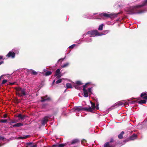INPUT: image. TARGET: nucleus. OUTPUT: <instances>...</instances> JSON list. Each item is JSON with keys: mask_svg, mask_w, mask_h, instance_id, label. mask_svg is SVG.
I'll use <instances>...</instances> for the list:
<instances>
[{"mask_svg": "<svg viewBox=\"0 0 147 147\" xmlns=\"http://www.w3.org/2000/svg\"><path fill=\"white\" fill-rule=\"evenodd\" d=\"M147 4V0H145L142 4L136 5L130 7L128 8L126 11L128 14H139L145 12L144 10H140V9L142 7Z\"/></svg>", "mask_w": 147, "mask_h": 147, "instance_id": "obj_1", "label": "nucleus"}, {"mask_svg": "<svg viewBox=\"0 0 147 147\" xmlns=\"http://www.w3.org/2000/svg\"><path fill=\"white\" fill-rule=\"evenodd\" d=\"M120 12H119L117 13H110L108 12L107 13H94V15L97 14L98 16H100L101 17H104L106 18H110L111 19H113L117 17V15L119 14Z\"/></svg>", "mask_w": 147, "mask_h": 147, "instance_id": "obj_2", "label": "nucleus"}, {"mask_svg": "<svg viewBox=\"0 0 147 147\" xmlns=\"http://www.w3.org/2000/svg\"><path fill=\"white\" fill-rule=\"evenodd\" d=\"M15 89L16 91V94L20 97H23L27 95L25 88L16 87Z\"/></svg>", "mask_w": 147, "mask_h": 147, "instance_id": "obj_3", "label": "nucleus"}, {"mask_svg": "<svg viewBox=\"0 0 147 147\" xmlns=\"http://www.w3.org/2000/svg\"><path fill=\"white\" fill-rule=\"evenodd\" d=\"M87 34L90 35V37H95L96 36H100L104 34L103 33H99L97 30H93L88 31Z\"/></svg>", "mask_w": 147, "mask_h": 147, "instance_id": "obj_4", "label": "nucleus"}, {"mask_svg": "<svg viewBox=\"0 0 147 147\" xmlns=\"http://www.w3.org/2000/svg\"><path fill=\"white\" fill-rule=\"evenodd\" d=\"M91 105V107H89L88 108L87 107V111L92 112V111L95 109L98 110L99 109L98 104V103L96 105L95 103H93L92 102H90Z\"/></svg>", "mask_w": 147, "mask_h": 147, "instance_id": "obj_5", "label": "nucleus"}, {"mask_svg": "<svg viewBox=\"0 0 147 147\" xmlns=\"http://www.w3.org/2000/svg\"><path fill=\"white\" fill-rule=\"evenodd\" d=\"M91 84L90 82H88L86 83V84L83 86V95L85 97H87L89 96V94H90L88 92L87 90L86 89V86Z\"/></svg>", "mask_w": 147, "mask_h": 147, "instance_id": "obj_6", "label": "nucleus"}, {"mask_svg": "<svg viewBox=\"0 0 147 147\" xmlns=\"http://www.w3.org/2000/svg\"><path fill=\"white\" fill-rule=\"evenodd\" d=\"M74 112H81L82 111H87V107H75L73 108Z\"/></svg>", "mask_w": 147, "mask_h": 147, "instance_id": "obj_7", "label": "nucleus"}, {"mask_svg": "<svg viewBox=\"0 0 147 147\" xmlns=\"http://www.w3.org/2000/svg\"><path fill=\"white\" fill-rule=\"evenodd\" d=\"M41 100H40V101L41 102H44L46 101H49L51 100V98L48 97L47 95L43 97H41Z\"/></svg>", "mask_w": 147, "mask_h": 147, "instance_id": "obj_8", "label": "nucleus"}, {"mask_svg": "<svg viewBox=\"0 0 147 147\" xmlns=\"http://www.w3.org/2000/svg\"><path fill=\"white\" fill-rule=\"evenodd\" d=\"M49 116H46L43 118L41 121V123L42 125H45L48 121V118L50 117Z\"/></svg>", "mask_w": 147, "mask_h": 147, "instance_id": "obj_9", "label": "nucleus"}, {"mask_svg": "<svg viewBox=\"0 0 147 147\" xmlns=\"http://www.w3.org/2000/svg\"><path fill=\"white\" fill-rule=\"evenodd\" d=\"M60 69H57L55 71V73L54 75L55 77L57 76V78H59L61 76V75L60 74Z\"/></svg>", "mask_w": 147, "mask_h": 147, "instance_id": "obj_10", "label": "nucleus"}, {"mask_svg": "<svg viewBox=\"0 0 147 147\" xmlns=\"http://www.w3.org/2000/svg\"><path fill=\"white\" fill-rule=\"evenodd\" d=\"M116 105L118 106H121L123 105H128L127 102H125L124 100L120 101L116 103Z\"/></svg>", "mask_w": 147, "mask_h": 147, "instance_id": "obj_11", "label": "nucleus"}, {"mask_svg": "<svg viewBox=\"0 0 147 147\" xmlns=\"http://www.w3.org/2000/svg\"><path fill=\"white\" fill-rule=\"evenodd\" d=\"M6 56L8 57H11L12 58H14L15 57V55L11 51L8 53Z\"/></svg>", "mask_w": 147, "mask_h": 147, "instance_id": "obj_12", "label": "nucleus"}, {"mask_svg": "<svg viewBox=\"0 0 147 147\" xmlns=\"http://www.w3.org/2000/svg\"><path fill=\"white\" fill-rule=\"evenodd\" d=\"M26 144V147H37V145H33L32 142H27Z\"/></svg>", "mask_w": 147, "mask_h": 147, "instance_id": "obj_13", "label": "nucleus"}, {"mask_svg": "<svg viewBox=\"0 0 147 147\" xmlns=\"http://www.w3.org/2000/svg\"><path fill=\"white\" fill-rule=\"evenodd\" d=\"M15 54H18L19 52V49L17 48H14L11 50Z\"/></svg>", "mask_w": 147, "mask_h": 147, "instance_id": "obj_14", "label": "nucleus"}, {"mask_svg": "<svg viewBox=\"0 0 147 147\" xmlns=\"http://www.w3.org/2000/svg\"><path fill=\"white\" fill-rule=\"evenodd\" d=\"M113 145L111 142H106L104 145L103 147H113Z\"/></svg>", "mask_w": 147, "mask_h": 147, "instance_id": "obj_15", "label": "nucleus"}, {"mask_svg": "<svg viewBox=\"0 0 147 147\" xmlns=\"http://www.w3.org/2000/svg\"><path fill=\"white\" fill-rule=\"evenodd\" d=\"M137 135H136L135 134H134L129 138V140L130 141V140H134L135 139H136V138H137Z\"/></svg>", "mask_w": 147, "mask_h": 147, "instance_id": "obj_16", "label": "nucleus"}, {"mask_svg": "<svg viewBox=\"0 0 147 147\" xmlns=\"http://www.w3.org/2000/svg\"><path fill=\"white\" fill-rule=\"evenodd\" d=\"M17 117L20 118V119L24 120V119L26 117V116L25 115H22V114H20L18 115Z\"/></svg>", "mask_w": 147, "mask_h": 147, "instance_id": "obj_17", "label": "nucleus"}, {"mask_svg": "<svg viewBox=\"0 0 147 147\" xmlns=\"http://www.w3.org/2000/svg\"><path fill=\"white\" fill-rule=\"evenodd\" d=\"M28 73H30L34 75H36L38 74L37 72L35 71L34 70L32 69L28 70Z\"/></svg>", "mask_w": 147, "mask_h": 147, "instance_id": "obj_18", "label": "nucleus"}, {"mask_svg": "<svg viewBox=\"0 0 147 147\" xmlns=\"http://www.w3.org/2000/svg\"><path fill=\"white\" fill-rule=\"evenodd\" d=\"M124 132L123 131H122L121 133L118 136V137L119 138L121 139L123 138V136L124 134Z\"/></svg>", "mask_w": 147, "mask_h": 147, "instance_id": "obj_19", "label": "nucleus"}, {"mask_svg": "<svg viewBox=\"0 0 147 147\" xmlns=\"http://www.w3.org/2000/svg\"><path fill=\"white\" fill-rule=\"evenodd\" d=\"M91 37H90V36L89 37H88L87 38H86L85 39V41L86 42H90L92 41V39L90 38Z\"/></svg>", "mask_w": 147, "mask_h": 147, "instance_id": "obj_20", "label": "nucleus"}, {"mask_svg": "<svg viewBox=\"0 0 147 147\" xmlns=\"http://www.w3.org/2000/svg\"><path fill=\"white\" fill-rule=\"evenodd\" d=\"M66 86L67 88H73L71 84L70 83H67L66 84Z\"/></svg>", "mask_w": 147, "mask_h": 147, "instance_id": "obj_21", "label": "nucleus"}, {"mask_svg": "<svg viewBox=\"0 0 147 147\" xmlns=\"http://www.w3.org/2000/svg\"><path fill=\"white\" fill-rule=\"evenodd\" d=\"M29 136V135L23 136L19 137V138L20 139H26L28 138Z\"/></svg>", "mask_w": 147, "mask_h": 147, "instance_id": "obj_22", "label": "nucleus"}, {"mask_svg": "<svg viewBox=\"0 0 147 147\" xmlns=\"http://www.w3.org/2000/svg\"><path fill=\"white\" fill-rule=\"evenodd\" d=\"M69 65V63L68 62H66L64 63L63 65L61 66L62 68H65L68 66Z\"/></svg>", "mask_w": 147, "mask_h": 147, "instance_id": "obj_23", "label": "nucleus"}, {"mask_svg": "<svg viewBox=\"0 0 147 147\" xmlns=\"http://www.w3.org/2000/svg\"><path fill=\"white\" fill-rule=\"evenodd\" d=\"M79 141V140L78 139H76L73 140L71 142V144H74L76 143H77Z\"/></svg>", "mask_w": 147, "mask_h": 147, "instance_id": "obj_24", "label": "nucleus"}, {"mask_svg": "<svg viewBox=\"0 0 147 147\" xmlns=\"http://www.w3.org/2000/svg\"><path fill=\"white\" fill-rule=\"evenodd\" d=\"M104 26L103 24L100 25L98 26V30H102Z\"/></svg>", "mask_w": 147, "mask_h": 147, "instance_id": "obj_25", "label": "nucleus"}, {"mask_svg": "<svg viewBox=\"0 0 147 147\" xmlns=\"http://www.w3.org/2000/svg\"><path fill=\"white\" fill-rule=\"evenodd\" d=\"M146 101L145 100H141L138 102L139 104H145L146 103Z\"/></svg>", "mask_w": 147, "mask_h": 147, "instance_id": "obj_26", "label": "nucleus"}, {"mask_svg": "<svg viewBox=\"0 0 147 147\" xmlns=\"http://www.w3.org/2000/svg\"><path fill=\"white\" fill-rule=\"evenodd\" d=\"M23 125V123H16V127H19L22 126Z\"/></svg>", "mask_w": 147, "mask_h": 147, "instance_id": "obj_27", "label": "nucleus"}, {"mask_svg": "<svg viewBox=\"0 0 147 147\" xmlns=\"http://www.w3.org/2000/svg\"><path fill=\"white\" fill-rule=\"evenodd\" d=\"M52 74V72L51 71H47L45 73V75L46 76H48Z\"/></svg>", "mask_w": 147, "mask_h": 147, "instance_id": "obj_28", "label": "nucleus"}, {"mask_svg": "<svg viewBox=\"0 0 147 147\" xmlns=\"http://www.w3.org/2000/svg\"><path fill=\"white\" fill-rule=\"evenodd\" d=\"M147 95L146 92H144L142 93L140 95V97H142L144 96H146Z\"/></svg>", "mask_w": 147, "mask_h": 147, "instance_id": "obj_29", "label": "nucleus"}, {"mask_svg": "<svg viewBox=\"0 0 147 147\" xmlns=\"http://www.w3.org/2000/svg\"><path fill=\"white\" fill-rule=\"evenodd\" d=\"M0 122L3 123H7V119H1L0 120Z\"/></svg>", "mask_w": 147, "mask_h": 147, "instance_id": "obj_30", "label": "nucleus"}, {"mask_svg": "<svg viewBox=\"0 0 147 147\" xmlns=\"http://www.w3.org/2000/svg\"><path fill=\"white\" fill-rule=\"evenodd\" d=\"M66 145V144H59L58 146V147H63L65 146Z\"/></svg>", "mask_w": 147, "mask_h": 147, "instance_id": "obj_31", "label": "nucleus"}, {"mask_svg": "<svg viewBox=\"0 0 147 147\" xmlns=\"http://www.w3.org/2000/svg\"><path fill=\"white\" fill-rule=\"evenodd\" d=\"M92 87L89 88L87 90L90 94H91L92 93Z\"/></svg>", "mask_w": 147, "mask_h": 147, "instance_id": "obj_32", "label": "nucleus"}, {"mask_svg": "<svg viewBox=\"0 0 147 147\" xmlns=\"http://www.w3.org/2000/svg\"><path fill=\"white\" fill-rule=\"evenodd\" d=\"M76 84L78 85H80L82 84V82L80 81H78L76 82Z\"/></svg>", "mask_w": 147, "mask_h": 147, "instance_id": "obj_33", "label": "nucleus"}, {"mask_svg": "<svg viewBox=\"0 0 147 147\" xmlns=\"http://www.w3.org/2000/svg\"><path fill=\"white\" fill-rule=\"evenodd\" d=\"M62 79H60L57 80L56 82V83L57 84H58L59 83H61L62 81Z\"/></svg>", "mask_w": 147, "mask_h": 147, "instance_id": "obj_34", "label": "nucleus"}, {"mask_svg": "<svg viewBox=\"0 0 147 147\" xmlns=\"http://www.w3.org/2000/svg\"><path fill=\"white\" fill-rule=\"evenodd\" d=\"M76 45V44H73L71 46H69L68 48L69 49H73Z\"/></svg>", "mask_w": 147, "mask_h": 147, "instance_id": "obj_35", "label": "nucleus"}, {"mask_svg": "<svg viewBox=\"0 0 147 147\" xmlns=\"http://www.w3.org/2000/svg\"><path fill=\"white\" fill-rule=\"evenodd\" d=\"M110 32L109 30H106L104 31L103 32L104 33V34H107L109 32Z\"/></svg>", "mask_w": 147, "mask_h": 147, "instance_id": "obj_36", "label": "nucleus"}, {"mask_svg": "<svg viewBox=\"0 0 147 147\" xmlns=\"http://www.w3.org/2000/svg\"><path fill=\"white\" fill-rule=\"evenodd\" d=\"M7 80H3V81H2V84H4L5 83L7 82Z\"/></svg>", "mask_w": 147, "mask_h": 147, "instance_id": "obj_37", "label": "nucleus"}, {"mask_svg": "<svg viewBox=\"0 0 147 147\" xmlns=\"http://www.w3.org/2000/svg\"><path fill=\"white\" fill-rule=\"evenodd\" d=\"M64 58H63V59H59L58 60V61L57 62V63H59V62L60 61H61V60H62V61H63V60H64Z\"/></svg>", "mask_w": 147, "mask_h": 147, "instance_id": "obj_38", "label": "nucleus"}, {"mask_svg": "<svg viewBox=\"0 0 147 147\" xmlns=\"http://www.w3.org/2000/svg\"><path fill=\"white\" fill-rule=\"evenodd\" d=\"M4 139V137L0 136V140H3Z\"/></svg>", "mask_w": 147, "mask_h": 147, "instance_id": "obj_39", "label": "nucleus"}, {"mask_svg": "<svg viewBox=\"0 0 147 147\" xmlns=\"http://www.w3.org/2000/svg\"><path fill=\"white\" fill-rule=\"evenodd\" d=\"M11 123H16L17 121H14L11 120Z\"/></svg>", "mask_w": 147, "mask_h": 147, "instance_id": "obj_40", "label": "nucleus"}, {"mask_svg": "<svg viewBox=\"0 0 147 147\" xmlns=\"http://www.w3.org/2000/svg\"><path fill=\"white\" fill-rule=\"evenodd\" d=\"M15 83H16L15 82L10 83V84L12 85L14 84Z\"/></svg>", "mask_w": 147, "mask_h": 147, "instance_id": "obj_41", "label": "nucleus"}, {"mask_svg": "<svg viewBox=\"0 0 147 147\" xmlns=\"http://www.w3.org/2000/svg\"><path fill=\"white\" fill-rule=\"evenodd\" d=\"M136 101H131L130 103L131 104H134V103H136Z\"/></svg>", "mask_w": 147, "mask_h": 147, "instance_id": "obj_42", "label": "nucleus"}, {"mask_svg": "<svg viewBox=\"0 0 147 147\" xmlns=\"http://www.w3.org/2000/svg\"><path fill=\"white\" fill-rule=\"evenodd\" d=\"M143 98L147 100V96L143 97Z\"/></svg>", "mask_w": 147, "mask_h": 147, "instance_id": "obj_43", "label": "nucleus"}, {"mask_svg": "<svg viewBox=\"0 0 147 147\" xmlns=\"http://www.w3.org/2000/svg\"><path fill=\"white\" fill-rule=\"evenodd\" d=\"M16 127V124L13 125L11 127V128H12L13 127Z\"/></svg>", "mask_w": 147, "mask_h": 147, "instance_id": "obj_44", "label": "nucleus"}, {"mask_svg": "<svg viewBox=\"0 0 147 147\" xmlns=\"http://www.w3.org/2000/svg\"><path fill=\"white\" fill-rule=\"evenodd\" d=\"M3 63V61H2L0 62V65Z\"/></svg>", "mask_w": 147, "mask_h": 147, "instance_id": "obj_45", "label": "nucleus"}, {"mask_svg": "<svg viewBox=\"0 0 147 147\" xmlns=\"http://www.w3.org/2000/svg\"><path fill=\"white\" fill-rule=\"evenodd\" d=\"M47 105V104H43V106H42V107H43V108H45V106H46Z\"/></svg>", "mask_w": 147, "mask_h": 147, "instance_id": "obj_46", "label": "nucleus"}, {"mask_svg": "<svg viewBox=\"0 0 147 147\" xmlns=\"http://www.w3.org/2000/svg\"><path fill=\"white\" fill-rule=\"evenodd\" d=\"M75 88L77 89H80L78 87V86H76Z\"/></svg>", "mask_w": 147, "mask_h": 147, "instance_id": "obj_47", "label": "nucleus"}, {"mask_svg": "<svg viewBox=\"0 0 147 147\" xmlns=\"http://www.w3.org/2000/svg\"><path fill=\"white\" fill-rule=\"evenodd\" d=\"M55 80H54L53 82L52 83V84H54V83L55 82Z\"/></svg>", "mask_w": 147, "mask_h": 147, "instance_id": "obj_48", "label": "nucleus"}, {"mask_svg": "<svg viewBox=\"0 0 147 147\" xmlns=\"http://www.w3.org/2000/svg\"><path fill=\"white\" fill-rule=\"evenodd\" d=\"M7 117V115H4V118H6Z\"/></svg>", "mask_w": 147, "mask_h": 147, "instance_id": "obj_49", "label": "nucleus"}, {"mask_svg": "<svg viewBox=\"0 0 147 147\" xmlns=\"http://www.w3.org/2000/svg\"><path fill=\"white\" fill-rule=\"evenodd\" d=\"M112 141H113V139H111V140L110 142H111V144H112L111 142H112Z\"/></svg>", "mask_w": 147, "mask_h": 147, "instance_id": "obj_50", "label": "nucleus"}, {"mask_svg": "<svg viewBox=\"0 0 147 147\" xmlns=\"http://www.w3.org/2000/svg\"><path fill=\"white\" fill-rule=\"evenodd\" d=\"M3 59V56H0V59Z\"/></svg>", "mask_w": 147, "mask_h": 147, "instance_id": "obj_51", "label": "nucleus"}, {"mask_svg": "<svg viewBox=\"0 0 147 147\" xmlns=\"http://www.w3.org/2000/svg\"><path fill=\"white\" fill-rule=\"evenodd\" d=\"M46 70L45 69H43V71L44 72H45V71H46Z\"/></svg>", "mask_w": 147, "mask_h": 147, "instance_id": "obj_52", "label": "nucleus"}, {"mask_svg": "<svg viewBox=\"0 0 147 147\" xmlns=\"http://www.w3.org/2000/svg\"><path fill=\"white\" fill-rule=\"evenodd\" d=\"M119 7H121V5H118Z\"/></svg>", "mask_w": 147, "mask_h": 147, "instance_id": "obj_53", "label": "nucleus"}, {"mask_svg": "<svg viewBox=\"0 0 147 147\" xmlns=\"http://www.w3.org/2000/svg\"><path fill=\"white\" fill-rule=\"evenodd\" d=\"M12 123H11V122H10L9 123V125H11Z\"/></svg>", "mask_w": 147, "mask_h": 147, "instance_id": "obj_54", "label": "nucleus"}, {"mask_svg": "<svg viewBox=\"0 0 147 147\" xmlns=\"http://www.w3.org/2000/svg\"><path fill=\"white\" fill-rule=\"evenodd\" d=\"M86 35V34H84L83 35V36H85Z\"/></svg>", "mask_w": 147, "mask_h": 147, "instance_id": "obj_55", "label": "nucleus"}, {"mask_svg": "<svg viewBox=\"0 0 147 147\" xmlns=\"http://www.w3.org/2000/svg\"><path fill=\"white\" fill-rule=\"evenodd\" d=\"M1 146V144H0V147Z\"/></svg>", "mask_w": 147, "mask_h": 147, "instance_id": "obj_56", "label": "nucleus"}, {"mask_svg": "<svg viewBox=\"0 0 147 147\" xmlns=\"http://www.w3.org/2000/svg\"><path fill=\"white\" fill-rule=\"evenodd\" d=\"M36 96H38V94H36Z\"/></svg>", "mask_w": 147, "mask_h": 147, "instance_id": "obj_57", "label": "nucleus"}, {"mask_svg": "<svg viewBox=\"0 0 147 147\" xmlns=\"http://www.w3.org/2000/svg\"><path fill=\"white\" fill-rule=\"evenodd\" d=\"M98 18V19H99V18Z\"/></svg>", "mask_w": 147, "mask_h": 147, "instance_id": "obj_58", "label": "nucleus"}]
</instances>
